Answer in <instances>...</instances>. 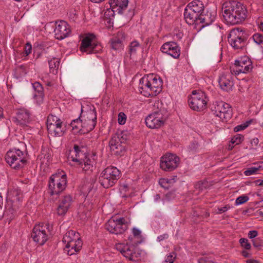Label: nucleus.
<instances>
[{
	"instance_id": "nucleus-1",
	"label": "nucleus",
	"mask_w": 263,
	"mask_h": 263,
	"mask_svg": "<svg viewBox=\"0 0 263 263\" xmlns=\"http://www.w3.org/2000/svg\"><path fill=\"white\" fill-rule=\"evenodd\" d=\"M223 16L228 24L236 25L245 21L247 10L242 3L236 1L224 2L222 7Z\"/></svg>"
},
{
	"instance_id": "nucleus-2",
	"label": "nucleus",
	"mask_w": 263,
	"mask_h": 263,
	"mask_svg": "<svg viewBox=\"0 0 263 263\" xmlns=\"http://www.w3.org/2000/svg\"><path fill=\"white\" fill-rule=\"evenodd\" d=\"M63 242L66 244L65 248L69 255H72L76 252H79L82 247L83 242L79 233L69 230L64 235Z\"/></svg>"
},
{
	"instance_id": "nucleus-3",
	"label": "nucleus",
	"mask_w": 263,
	"mask_h": 263,
	"mask_svg": "<svg viewBox=\"0 0 263 263\" xmlns=\"http://www.w3.org/2000/svg\"><path fill=\"white\" fill-rule=\"evenodd\" d=\"M121 177V172L116 167L109 166L105 168L99 177V181L104 188L114 185Z\"/></svg>"
},
{
	"instance_id": "nucleus-4",
	"label": "nucleus",
	"mask_w": 263,
	"mask_h": 263,
	"mask_svg": "<svg viewBox=\"0 0 263 263\" xmlns=\"http://www.w3.org/2000/svg\"><path fill=\"white\" fill-rule=\"evenodd\" d=\"M27 153L20 149L14 148L9 150L5 157L7 162L15 170H19L24 167L27 163Z\"/></svg>"
},
{
	"instance_id": "nucleus-5",
	"label": "nucleus",
	"mask_w": 263,
	"mask_h": 263,
	"mask_svg": "<svg viewBox=\"0 0 263 263\" xmlns=\"http://www.w3.org/2000/svg\"><path fill=\"white\" fill-rule=\"evenodd\" d=\"M52 228L49 223L35 225L33 229L31 237L35 242L43 245L48 239Z\"/></svg>"
},
{
	"instance_id": "nucleus-6",
	"label": "nucleus",
	"mask_w": 263,
	"mask_h": 263,
	"mask_svg": "<svg viewBox=\"0 0 263 263\" xmlns=\"http://www.w3.org/2000/svg\"><path fill=\"white\" fill-rule=\"evenodd\" d=\"M80 49L82 52L88 54L98 52L101 46L96 40V35L88 33L82 40Z\"/></svg>"
},
{
	"instance_id": "nucleus-7",
	"label": "nucleus",
	"mask_w": 263,
	"mask_h": 263,
	"mask_svg": "<svg viewBox=\"0 0 263 263\" xmlns=\"http://www.w3.org/2000/svg\"><path fill=\"white\" fill-rule=\"evenodd\" d=\"M67 179L66 174H53L49 181L48 187L51 195H58L66 187Z\"/></svg>"
},
{
	"instance_id": "nucleus-8",
	"label": "nucleus",
	"mask_w": 263,
	"mask_h": 263,
	"mask_svg": "<svg viewBox=\"0 0 263 263\" xmlns=\"http://www.w3.org/2000/svg\"><path fill=\"white\" fill-rule=\"evenodd\" d=\"M190 107L194 110L200 111L206 107L207 101L205 93L201 91L195 90L192 92L188 100Z\"/></svg>"
},
{
	"instance_id": "nucleus-9",
	"label": "nucleus",
	"mask_w": 263,
	"mask_h": 263,
	"mask_svg": "<svg viewBox=\"0 0 263 263\" xmlns=\"http://www.w3.org/2000/svg\"><path fill=\"white\" fill-rule=\"evenodd\" d=\"M248 39L247 33L239 28L232 29L228 36L229 43L235 49H242Z\"/></svg>"
},
{
	"instance_id": "nucleus-10",
	"label": "nucleus",
	"mask_w": 263,
	"mask_h": 263,
	"mask_svg": "<svg viewBox=\"0 0 263 263\" xmlns=\"http://www.w3.org/2000/svg\"><path fill=\"white\" fill-rule=\"evenodd\" d=\"M127 138L123 134L115 135L110 140L109 144L111 151L117 156H123L126 152Z\"/></svg>"
},
{
	"instance_id": "nucleus-11",
	"label": "nucleus",
	"mask_w": 263,
	"mask_h": 263,
	"mask_svg": "<svg viewBox=\"0 0 263 263\" xmlns=\"http://www.w3.org/2000/svg\"><path fill=\"white\" fill-rule=\"evenodd\" d=\"M213 113L221 120L227 121L231 116L230 105L223 101H215L211 106Z\"/></svg>"
},
{
	"instance_id": "nucleus-12",
	"label": "nucleus",
	"mask_w": 263,
	"mask_h": 263,
	"mask_svg": "<svg viewBox=\"0 0 263 263\" xmlns=\"http://www.w3.org/2000/svg\"><path fill=\"white\" fill-rule=\"evenodd\" d=\"M83 108H81V118L83 119L84 129L80 130V134L88 133L92 130L96 125L97 115L95 108L90 109L84 114Z\"/></svg>"
},
{
	"instance_id": "nucleus-13",
	"label": "nucleus",
	"mask_w": 263,
	"mask_h": 263,
	"mask_svg": "<svg viewBox=\"0 0 263 263\" xmlns=\"http://www.w3.org/2000/svg\"><path fill=\"white\" fill-rule=\"evenodd\" d=\"M127 228L128 225L123 217L116 219L110 218L105 224V229L110 233L115 234H122Z\"/></svg>"
},
{
	"instance_id": "nucleus-14",
	"label": "nucleus",
	"mask_w": 263,
	"mask_h": 263,
	"mask_svg": "<svg viewBox=\"0 0 263 263\" xmlns=\"http://www.w3.org/2000/svg\"><path fill=\"white\" fill-rule=\"evenodd\" d=\"M145 124L150 128H158L164 124L163 115L161 111L155 112L145 119Z\"/></svg>"
},
{
	"instance_id": "nucleus-15",
	"label": "nucleus",
	"mask_w": 263,
	"mask_h": 263,
	"mask_svg": "<svg viewBox=\"0 0 263 263\" xmlns=\"http://www.w3.org/2000/svg\"><path fill=\"white\" fill-rule=\"evenodd\" d=\"M95 156V155H85L81 157V161L77 162L85 173L90 174L95 168L96 163Z\"/></svg>"
},
{
	"instance_id": "nucleus-16",
	"label": "nucleus",
	"mask_w": 263,
	"mask_h": 263,
	"mask_svg": "<svg viewBox=\"0 0 263 263\" xmlns=\"http://www.w3.org/2000/svg\"><path fill=\"white\" fill-rule=\"evenodd\" d=\"M57 25L54 32L55 37L59 40H62L67 37L71 30L69 25L64 21L61 20L56 23Z\"/></svg>"
},
{
	"instance_id": "nucleus-17",
	"label": "nucleus",
	"mask_w": 263,
	"mask_h": 263,
	"mask_svg": "<svg viewBox=\"0 0 263 263\" xmlns=\"http://www.w3.org/2000/svg\"><path fill=\"white\" fill-rule=\"evenodd\" d=\"M152 76L149 74L144 76L139 81V90L143 96L149 97H153L151 87Z\"/></svg>"
},
{
	"instance_id": "nucleus-18",
	"label": "nucleus",
	"mask_w": 263,
	"mask_h": 263,
	"mask_svg": "<svg viewBox=\"0 0 263 263\" xmlns=\"http://www.w3.org/2000/svg\"><path fill=\"white\" fill-rule=\"evenodd\" d=\"M13 120L17 124L27 125L31 121L30 112L26 109H19L16 111V116L13 118Z\"/></svg>"
},
{
	"instance_id": "nucleus-19",
	"label": "nucleus",
	"mask_w": 263,
	"mask_h": 263,
	"mask_svg": "<svg viewBox=\"0 0 263 263\" xmlns=\"http://www.w3.org/2000/svg\"><path fill=\"white\" fill-rule=\"evenodd\" d=\"M49 134L53 137H60L63 135L65 127L63 126V122L60 120L57 123H49L47 125Z\"/></svg>"
},
{
	"instance_id": "nucleus-20",
	"label": "nucleus",
	"mask_w": 263,
	"mask_h": 263,
	"mask_svg": "<svg viewBox=\"0 0 263 263\" xmlns=\"http://www.w3.org/2000/svg\"><path fill=\"white\" fill-rule=\"evenodd\" d=\"M124 39V33L119 31L116 36L110 39L109 43L110 48L116 51H120L123 49V42Z\"/></svg>"
},
{
	"instance_id": "nucleus-21",
	"label": "nucleus",
	"mask_w": 263,
	"mask_h": 263,
	"mask_svg": "<svg viewBox=\"0 0 263 263\" xmlns=\"http://www.w3.org/2000/svg\"><path fill=\"white\" fill-rule=\"evenodd\" d=\"M72 202V197L70 195L64 196L60 200L59 205L57 209L58 215H64L70 208Z\"/></svg>"
},
{
	"instance_id": "nucleus-22",
	"label": "nucleus",
	"mask_w": 263,
	"mask_h": 263,
	"mask_svg": "<svg viewBox=\"0 0 263 263\" xmlns=\"http://www.w3.org/2000/svg\"><path fill=\"white\" fill-rule=\"evenodd\" d=\"M179 158L176 155L167 153L165 154V171H172L178 166Z\"/></svg>"
},
{
	"instance_id": "nucleus-23",
	"label": "nucleus",
	"mask_w": 263,
	"mask_h": 263,
	"mask_svg": "<svg viewBox=\"0 0 263 263\" xmlns=\"http://www.w3.org/2000/svg\"><path fill=\"white\" fill-rule=\"evenodd\" d=\"M152 76L151 88L153 97L156 96L159 94L162 90L163 81L160 77L154 76L153 74H149Z\"/></svg>"
},
{
	"instance_id": "nucleus-24",
	"label": "nucleus",
	"mask_w": 263,
	"mask_h": 263,
	"mask_svg": "<svg viewBox=\"0 0 263 263\" xmlns=\"http://www.w3.org/2000/svg\"><path fill=\"white\" fill-rule=\"evenodd\" d=\"M218 83L220 88L227 91L231 90L233 86V82L231 80V77L229 74H222L219 77Z\"/></svg>"
},
{
	"instance_id": "nucleus-25",
	"label": "nucleus",
	"mask_w": 263,
	"mask_h": 263,
	"mask_svg": "<svg viewBox=\"0 0 263 263\" xmlns=\"http://www.w3.org/2000/svg\"><path fill=\"white\" fill-rule=\"evenodd\" d=\"M128 0H110L109 5L118 14H122L123 12L127 8L128 6Z\"/></svg>"
},
{
	"instance_id": "nucleus-26",
	"label": "nucleus",
	"mask_w": 263,
	"mask_h": 263,
	"mask_svg": "<svg viewBox=\"0 0 263 263\" xmlns=\"http://www.w3.org/2000/svg\"><path fill=\"white\" fill-rule=\"evenodd\" d=\"M165 53L173 57L177 58L180 55V50L176 43L171 42L165 43Z\"/></svg>"
},
{
	"instance_id": "nucleus-27",
	"label": "nucleus",
	"mask_w": 263,
	"mask_h": 263,
	"mask_svg": "<svg viewBox=\"0 0 263 263\" xmlns=\"http://www.w3.org/2000/svg\"><path fill=\"white\" fill-rule=\"evenodd\" d=\"M213 21L214 17L210 13L203 14L202 12L199 18L198 24V28L197 27V29L200 30L204 27L210 25Z\"/></svg>"
},
{
	"instance_id": "nucleus-28",
	"label": "nucleus",
	"mask_w": 263,
	"mask_h": 263,
	"mask_svg": "<svg viewBox=\"0 0 263 263\" xmlns=\"http://www.w3.org/2000/svg\"><path fill=\"white\" fill-rule=\"evenodd\" d=\"M117 249L126 258L132 260L134 254H135V247L127 243L123 247L120 246Z\"/></svg>"
},
{
	"instance_id": "nucleus-29",
	"label": "nucleus",
	"mask_w": 263,
	"mask_h": 263,
	"mask_svg": "<svg viewBox=\"0 0 263 263\" xmlns=\"http://www.w3.org/2000/svg\"><path fill=\"white\" fill-rule=\"evenodd\" d=\"M184 17L187 24L190 25H195V27L197 28L199 18L197 19V17H195L190 10V8H187V7L185 8Z\"/></svg>"
},
{
	"instance_id": "nucleus-30",
	"label": "nucleus",
	"mask_w": 263,
	"mask_h": 263,
	"mask_svg": "<svg viewBox=\"0 0 263 263\" xmlns=\"http://www.w3.org/2000/svg\"><path fill=\"white\" fill-rule=\"evenodd\" d=\"M186 7L195 10V12L198 13H202L204 9L202 2L199 0L193 1L192 2L189 3Z\"/></svg>"
},
{
	"instance_id": "nucleus-31",
	"label": "nucleus",
	"mask_w": 263,
	"mask_h": 263,
	"mask_svg": "<svg viewBox=\"0 0 263 263\" xmlns=\"http://www.w3.org/2000/svg\"><path fill=\"white\" fill-rule=\"evenodd\" d=\"M115 12H117L115 9H112V8L110 7L109 8H107L104 12V17L108 27L112 26L113 25V20Z\"/></svg>"
},
{
	"instance_id": "nucleus-32",
	"label": "nucleus",
	"mask_w": 263,
	"mask_h": 263,
	"mask_svg": "<svg viewBox=\"0 0 263 263\" xmlns=\"http://www.w3.org/2000/svg\"><path fill=\"white\" fill-rule=\"evenodd\" d=\"M252 67H230V70L232 74L239 77L241 74H246L250 72Z\"/></svg>"
},
{
	"instance_id": "nucleus-33",
	"label": "nucleus",
	"mask_w": 263,
	"mask_h": 263,
	"mask_svg": "<svg viewBox=\"0 0 263 263\" xmlns=\"http://www.w3.org/2000/svg\"><path fill=\"white\" fill-rule=\"evenodd\" d=\"M96 183V179L95 178H90L87 180L82 186V192L84 193H89L94 188V185Z\"/></svg>"
},
{
	"instance_id": "nucleus-34",
	"label": "nucleus",
	"mask_w": 263,
	"mask_h": 263,
	"mask_svg": "<svg viewBox=\"0 0 263 263\" xmlns=\"http://www.w3.org/2000/svg\"><path fill=\"white\" fill-rule=\"evenodd\" d=\"M253 64L251 59L247 55H244L239 57L238 59L235 61V66H241L244 65L245 66H252Z\"/></svg>"
},
{
	"instance_id": "nucleus-35",
	"label": "nucleus",
	"mask_w": 263,
	"mask_h": 263,
	"mask_svg": "<svg viewBox=\"0 0 263 263\" xmlns=\"http://www.w3.org/2000/svg\"><path fill=\"white\" fill-rule=\"evenodd\" d=\"M140 48V44L137 41L132 42L128 47V54H129V59H132V56L136 54L138 50Z\"/></svg>"
},
{
	"instance_id": "nucleus-36",
	"label": "nucleus",
	"mask_w": 263,
	"mask_h": 263,
	"mask_svg": "<svg viewBox=\"0 0 263 263\" xmlns=\"http://www.w3.org/2000/svg\"><path fill=\"white\" fill-rule=\"evenodd\" d=\"M83 123V119L81 118V114H80L77 119H74L71 121L70 125L73 129H78V132L80 134L81 129H84Z\"/></svg>"
},
{
	"instance_id": "nucleus-37",
	"label": "nucleus",
	"mask_w": 263,
	"mask_h": 263,
	"mask_svg": "<svg viewBox=\"0 0 263 263\" xmlns=\"http://www.w3.org/2000/svg\"><path fill=\"white\" fill-rule=\"evenodd\" d=\"M74 149V152L75 153V156H73V155L71 157H69V159H71V161L73 162H77L81 161L80 160V156L81 155H82V156H83L84 154H83L81 152L80 147L77 145H74L73 147Z\"/></svg>"
},
{
	"instance_id": "nucleus-38",
	"label": "nucleus",
	"mask_w": 263,
	"mask_h": 263,
	"mask_svg": "<svg viewBox=\"0 0 263 263\" xmlns=\"http://www.w3.org/2000/svg\"><path fill=\"white\" fill-rule=\"evenodd\" d=\"M25 67H15L13 70L14 77L16 79H18L25 76L27 73Z\"/></svg>"
},
{
	"instance_id": "nucleus-39",
	"label": "nucleus",
	"mask_w": 263,
	"mask_h": 263,
	"mask_svg": "<svg viewBox=\"0 0 263 263\" xmlns=\"http://www.w3.org/2000/svg\"><path fill=\"white\" fill-rule=\"evenodd\" d=\"M261 166H259L258 167H251L248 168L247 170L245 171L244 174L245 176H249L253 174H256L257 172L260 170Z\"/></svg>"
},
{
	"instance_id": "nucleus-40",
	"label": "nucleus",
	"mask_w": 263,
	"mask_h": 263,
	"mask_svg": "<svg viewBox=\"0 0 263 263\" xmlns=\"http://www.w3.org/2000/svg\"><path fill=\"white\" fill-rule=\"evenodd\" d=\"M243 138L244 137L242 135L237 134L232 138L231 142L233 144L238 145L241 143L243 140Z\"/></svg>"
},
{
	"instance_id": "nucleus-41",
	"label": "nucleus",
	"mask_w": 263,
	"mask_h": 263,
	"mask_svg": "<svg viewBox=\"0 0 263 263\" xmlns=\"http://www.w3.org/2000/svg\"><path fill=\"white\" fill-rule=\"evenodd\" d=\"M12 194L13 197L12 200L13 201H20L21 200L22 196L21 194V192L20 190L15 189L12 192Z\"/></svg>"
},
{
	"instance_id": "nucleus-42",
	"label": "nucleus",
	"mask_w": 263,
	"mask_h": 263,
	"mask_svg": "<svg viewBox=\"0 0 263 263\" xmlns=\"http://www.w3.org/2000/svg\"><path fill=\"white\" fill-rule=\"evenodd\" d=\"M249 199V198L247 195H242L237 197L236 199L235 203L236 205H240L247 202Z\"/></svg>"
},
{
	"instance_id": "nucleus-43",
	"label": "nucleus",
	"mask_w": 263,
	"mask_h": 263,
	"mask_svg": "<svg viewBox=\"0 0 263 263\" xmlns=\"http://www.w3.org/2000/svg\"><path fill=\"white\" fill-rule=\"evenodd\" d=\"M32 85L34 89L37 94H43V87L39 82H35Z\"/></svg>"
},
{
	"instance_id": "nucleus-44",
	"label": "nucleus",
	"mask_w": 263,
	"mask_h": 263,
	"mask_svg": "<svg viewBox=\"0 0 263 263\" xmlns=\"http://www.w3.org/2000/svg\"><path fill=\"white\" fill-rule=\"evenodd\" d=\"M250 123H251L250 121H247L246 123H245L243 124H240V125L236 126L234 128V130L235 132H238L239 131L245 129V128H246L250 125Z\"/></svg>"
},
{
	"instance_id": "nucleus-45",
	"label": "nucleus",
	"mask_w": 263,
	"mask_h": 263,
	"mask_svg": "<svg viewBox=\"0 0 263 263\" xmlns=\"http://www.w3.org/2000/svg\"><path fill=\"white\" fill-rule=\"evenodd\" d=\"M239 242L241 246L246 250L251 249V244L248 242V240L246 238H242L239 239Z\"/></svg>"
},
{
	"instance_id": "nucleus-46",
	"label": "nucleus",
	"mask_w": 263,
	"mask_h": 263,
	"mask_svg": "<svg viewBox=\"0 0 263 263\" xmlns=\"http://www.w3.org/2000/svg\"><path fill=\"white\" fill-rule=\"evenodd\" d=\"M118 123L120 125H124L126 121V116L123 112H121L118 115Z\"/></svg>"
},
{
	"instance_id": "nucleus-47",
	"label": "nucleus",
	"mask_w": 263,
	"mask_h": 263,
	"mask_svg": "<svg viewBox=\"0 0 263 263\" xmlns=\"http://www.w3.org/2000/svg\"><path fill=\"white\" fill-rule=\"evenodd\" d=\"M46 46L45 43L43 42H37L34 44V48L36 50H45Z\"/></svg>"
},
{
	"instance_id": "nucleus-48",
	"label": "nucleus",
	"mask_w": 263,
	"mask_h": 263,
	"mask_svg": "<svg viewBox=\"0 0 263 263\" xmlns=\"http://www.w3.org/2000/svg\"><path fill=\"white\" fill-rule=\"evenodd\" d=\"M176 257V254L174 252H172L167 255L166 259H165V262L173 263Z\"/></svg>"
},
{
	"instance_id": "nucleus-49",
	"label": "nucleus",
	"mask_w": 263,
	"mask_h": 263,
	"mask_svg": "<svg viewBox=\"0 0 263 263\" xmlns=\"http://www.w3.org/2000/svg\"><path fill=\"white\" fill-rule=\"evenodd\" d=\"M61 120L58 118L57 117L53 115L49 116L48 117L47 120V125L49 124V123H57L59 122V121H60Z\"/></svg>"
},
{
	"instance_id": "nucleus-50",
	"label": "nucleus",
	"mask_w": 263,
	"mask_h": 263,
	"mask_svg": "<svg viewBox=\"0 0 263 263\" xmlns=\"http://www.w3.org/2000/svg\"><path fill=\"white\" fill-rule=\"evenodd\" d=\"M252 241L253 245L255 248H260L263 246V243L261 240L258 238L253 239Z\"/></svg>"
},
{
	"instance_id": "nucleus-51",
	"label": "nucleus",
	"mask_w": 263,
	"mask_h": 263,
	"mask_svg": "<svg viewBox=\"0 0 263 263\" xmlns=\"http://www.w3.org/2000/svg\"><path fill=\"white\" fill-rule=\"evenodd\" d=\"M35 99L36 100V103L37 104L40 105L43 102L44 100V95L43 94H34V95Z\"/></svg>"
},
{
	"instance_id": "nucleus-52",
	"label": "nucleus",
	"mask_w": 263,
	"mask_h": 263,
	"mask_svg": "<svg viewBox=\"0 0 263 263\" xmlns=\"http://www.w3.org/2000/svg\"><path fill=\"white\" fill-rule=\"evenodd\" d=\"M229 209H230V206H228V205H227L223 207L218 208L217 209L218 211L217 212V214H220L223 212L227 211Z\"/></svg>"
},
{
	"instance_id": "nucleus-53",
	"label": "nucleus",
	"mask_w": 263,
	"mask_h": 263,
	"mask_svg": "<svg viewBox=\"0 0 263 263\" xmlns=\"http://www.w3.org/2000/svg\"><path fill=\"white\" fill-rule=\"evenodd\" d=\"M32 46L30 43H27L26 46L25 47V54L27 55H28L31 51Z\"/></svg>"
},
{
	"instance_id": "nucleus-54",
	"label": "nucleus",
	"mask_w": 263,
	"mask_h": 263,
	"mask_svg": "<svg viewBox=\"0 0 263 263\" xmlns=\"http://www.w3.org/2000/svg\"><path fill=\"white\" fill-rule=\"evenodd\" d=\"M49 66H59L60 64V62L58 59H54L52 60H51L49 62Z\"/></svg>"
},
{
	"instance_id": "nucleus-55",
	"label": "nucleus",
	"mask_w": 263,
	"mask_h": 263,
	"mask_svg": "<svg viewBox=\"0 0 263 263\" xmlns=\"http://www.w3.org/2000/svg\"><path fill=\"white\" fill-rule=\"evenodd\" d=\"M257 234H258L257 231H256L255 230L250 231H249V232L248 233V237H249V238L252 239V238H254L255 237H256Z\"/></svg>"
},
{
	"instance_id": "nucleus-56",
	"label": "nucleus",
	"mask_w": 263,
	"mask_h": 263,
	"mask_svg": "<svg viewBox=\"0 0 263 263\" xmlns=\"http://www.w3.org/2000/svg\"><path fill=\"white\" fill-rule=\"evenodd\" d=\"M133 234L135 237L141 236V232L137 228H134L133 229Z\"/></svg>"
},
{
	"instance_id": "nucleus-57",
	"label": "nucleus",
	"mask_w": 263,
	"mask_h": 263,
	"mask_svg": "<svg viewBox=\"0 0 263 263\" xmlns=\"http://www.w3.org/2000/svg\"><path fill=\"white\" fill-rule=\"evenodd\" d=\"M198 263H214V262L209 260L207 258V257H202L199 259Z\"/></svg>"
},
{
	"instance_id": "nucleus-58",
	"label": "nucleus",
	"mask_w": 263,
	"mask_h": 263,
	"mask_svg": "<svg viewBox=\"0 0 263 263\" xmlns=\"http://www.w3.org/2000/svg\"><path fill=\"white\" fill-rule=\"evenodd\" d=\"M69 17L71 20L74 21L75 19L77 17L76 10H74L73 11L70 12L69 13Z\"/></svg>"
},
{
	"instance_id": "nucleus-59",
	"label": "nucleus",
	"mask_w": 263,
	"mask_h": 263,
	"mask_svg": "<svg viewBox=\"0 0 263 263\" xmlns=\"http://www.w3.org/2000/svg\"><path fill=\"white\" fill-rule=\"evenodd\" d=\"M58 67H49L50 72L54 74H57L58 71Z\"/></svg>"
},
{
	"instance_id": "nucleus-60",
	"label": "nucleus",
	"mask_w": 263,
	"mask_h": 263,
	"mask_svg": "<svg viewBox=\"0 0 263 263\" xmlns=\"http://www.w3.org/2000/svg\"><path fill=\"white\" fill-rule=\"evenodd\" d=\"M176 176H173L171 179H165V182L168 183H173L176 182Z\"/></svg>"
},
{
	"instance_id": "nucleus-61",
	"label": "nucleus",
	"mask_w": 263,
	"mask_h": 263,
	"mask_svg": "<svg viewBox=\"0 0 263 263\" xmlns=\"http://www.w3.org/2000/svg\"><path fill=\"white\" fill-rule=\"evenodd\" d=\"M164 155H163L161 157V161H160V167L163 170H164Z\"/></svg>"
},
{
	"instance_id": "nucleus-62",
	"label": "nucleus",
	"mask_w": 263,
	"mask_h": 263,
	"mask_svg": "<svg viewBox=\"0 0 263 263\" xmlns=\"http://www.w3.org/2000/svg\"><path fill=\"white\" fill-rule=\"evenodd\" d=\"M190 10L192 11V14L195 16V17H197V19L199 18L202 13H198V12H195V10H193L191 9H190Z\"/></svg>"
},
{
	"instance_id": "nucleus-63",
	"label": "nucleus",
	"mask_w": 263,
	"mask_h": 263,
	"mask_svg": "<svg viewBox=\"0 0 263 263\" xmlns=\"http://www.w3.org/2000/svg\"><path fill=\"white\" fill-rule=\"evenodd\" d=\"M159 184L161 187H164V178H160L159 181Z\"/></svg>"
},
{
	"instance_id": "nucleus-64",
	"label": "nucleus",
	"mask_w": 263,
	"mask_h": 263,
	"mask_svg": "<svg viewBox=\"0 0 263 263\" xmlns=\"http://www.w3.org/2000/svg\"><path fill=\"white\" fill-rule=\"evenodd\" d=\"M247 263H259V262L255 259H250L246 261Z\"/></svg>"
}]
</instances>
